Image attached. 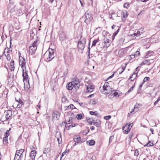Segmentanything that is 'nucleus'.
I'll return each instance as SVG.
<instances>
[{"instance_id": "obj_1", "label": "nucleus", "mask_w": 160, "mask_h": 160, "mask_svg": "<svg viewBox=\"0 0 160 160\" xmlns=\"http://www.w3.org/2000/svg\"><path fill=\"white\" fill-rule=\"evenodd\" d=\"M37 41H35L32 44V45L29 47V54L32 55L35 54L37 49L36 44L37 43Z\"/></svg>"}, {"instance_id": "obj_44", "label": "nucleus", "mask_w": 160, "mask_h": 160, "mask_svg": "<svg viewBox=\"0 0 160 160\" xmlns=\"http://www.w3.org/2000/svg\"><path fill=\"white\" fill-rule=\"evenodd\" d=\"M113 136H111L110 137L109 139V143H110L112 140V139L113 138Z\"/></svg>"}, {"instance_id": "obj_32", "label": "nucleus", "mask_w": 160, "mask_h": 160, "mask_svg": "<svg viewBox=\"0 0 160 160\" xmlns=\"http://www.w3.org/2000/svg\"><path fill=\"white\" fill-rule=\"evenodd\" d=\"M49 51V53H50L52 54H54V52L55 51V50L53 49H51L49 48L48 49Z\"/></svg>"}, {"instance_id": "obj_63", "label": "nucleus", "mask_w": 160, "mask_h": 160, "mask_svg": "<svg viewBox=\"0 0 160 160\" xmlns=\"http://www.w3.org/2000/svg\"><path fill=\"white\" fill-rule=\"evenodd\" d=\"M116 26H115V25H113L112 27V29H113L115 27H116ZM116 27H117V26H116Z\"/></svg>"}, {"instance_id": "obj_34", "label": "nucleus", "mask_w": 160, "mask_h": 160, "mask_svg": "<svg viewBox=\"0 0 160 160\" xmlns=\"http://www.w3.org/2000/svg\"><path fill=\"white\" fill-rule=\"evenodd\" d=\"M82 115L81 114H78L77 115L76 117L78 119L80 120L82 118Z\"/></svg>"}, {"instance_id": "obj_47", "label": "nucleus", "mask_w": 160, "mask_h": 160, "mask_svg": "<svg viewBox=\"0 0 160 160\" xmlns=\"http://www.w3.org/2000/svg\"><path fill=\"white\" fill-rule=\"evenodd\" d=\"M22 64H23V65H25V64L26 63V62H25V60L23 58V60L22 62Z\"/></svg>"}, {"instance_id": "obj_24", "label": "nucleus", "mask_w": 160, "mask_h": 160, "mask_svg": "<svg viewBox=\"0 0 160 160\" xmlns=\"http://www.w3.org/2000/svg\"><path fill=\"white\" fill-rule=\"evenodd\" d=\"M153 52L151 51H148L147 53L146 56V58H148V57L152 55L153 54Z\"/></svg>"}, {"instance_id": "obj_16", "label": "nucleus", "mask_w": 160, "mask_h": 160, "mask_svg": "<svg viewBox=\"0 0 160 160\" xmlns=\"http://www.w3.org/2000/svg\"><path fill=\"white\" fill-rule=\"evenodd\" d=\"M55 56V54H52L49 53L48 57L46 58V59L48 61H51L52 59H53Z\"/></svg>"}, {"instance_id": "obj_9", "label": "nucleus", "mask_w": 160, "mask_h": 160, "mask_svg": "<svg viewBox=\"0 0 160 160\" xmlns=\"http://www.w3.org/2000/svg\"><path fill=\"white\" fill-rule=\"evenodd\" d=\"M6 115V119L8 120L11 118L12 116V112L11 110H8L4 112Z\"/></svg>"}, {"instance_id": "obj_23", "label": "nucleus", "mask_w": 160, "mask_h": 160, "mask_svg": "<svg viewBox=\"0 0 160 160\" xmlns=\"http://www.w3.org/2000/svg\"><path fill=\"white\" fill-rule=\"evenodd\" d=\"M50 149L49 148H45L44 149L43 153V154H46L50 151ZM47 156V155H46Z\"/></svg>"}, {"instance_id": "obj_51", "label": "nucleus", "mask_w": 160, "mask_h": 160, "mask_svg": "<svg viewBox=\"0 0 160 160\" xmlns=\"http://www.w3.org/2000/svg\"><path fill=\"white\" fill-rule=\"evenodd\" d=\"M97 103V102L95 100H93L92 102V104L93 105H94L96 104Z\"/></svg>"}, {"instance_id": "obj_14", "label": "nucleus", "mask_w": 160, "mask_h": 160, "mask_svg": "<svg viewBox=\"0 0 160 160\" xmlns=\"http://www.w3.org/2000/svg\"><path fill=\"white\" fill-rule=\"evenodd\" d=\"M74 85L72 82L68 83L67 85V89L69 90H72L73 88H74Z\"/></svg>"}, {"instance_id": "obj_35", "label": "nucleus", "mask_w": 160, "mask_h": 160, "mask_svg": "<svg viewBox=\"0 0 160 160\" xmlns=\"http://www.w3.org/2000/svg\"><path fill=\"white\" fill-rule=\"evenodd\" d=\"M149 60H146L144 61L142 63V65L143 64H147L148 65H149L150 64V63H148V62H149Z\"/></svg>"}, {"instance_id": "obj_39", "label": "nucleus", "mask_w": 160, "mask_h": 160, "mask_svg": "<svg viewBox=\"0 0 160 160\" xmlns=\"http://www.w3.org/2000/svg\"><path fill=\"white\" fill-rule=\"evenodd\" d=\"M126 65H127L126 64L125 66L122 67V68L121 69H122V71H121V72H119L120 74H121V73H122L123 72V71L125 70Z\"/></svg>"}, {"instance_id": "obj_20", "label": "nucleus", "mask_w": 160, "mask_h": 160, "mask_svg": "<svg viewBox=\"0 0 160 160\" xmlns=\"http://www.w3.org/2000/svg\"><path fill=\"white\" fill-rule=\"evenodd\" d=\"M87 143L89 145L92 146L94 145L95 143V142L94 140H91L87 141Z\"/></svg>"}, {"instance_id": "obj_37", "label": "nucleus", "mask_w": 160, "mask_h": 160, "mask_svg": "<svg viewBox=\"0 0 160 160\" xmlns=\"http://www.w3.org/2000/svg\"><path fill=\"white\" fill-rule=\"evenodd\" d=\"M134 155L135 156H138V155L139 152H138V149H136L135 150L134 152Z\"/></svg>"}, {"instance_id": "obj_7", "label": "nucleus", "mask_w": 160, "mask_h": 160, "mask_svg": "<svg viewBox=\"0 0 160 160\" xmlns=\"http://www.w3.org/2000/svg\"><path fill=\"white\" fill-rule=\"evenodd\" d=\"M53 120H58L60 117V113L57 111H54L52 114Z\"/></svg>"}, {"instance_id": "obj_64", "label": "nucleus", "mask_w": 160, "mask_h": 160, "mask_svg": "<svg viewBox=\"0 0 160 160\" xmlns=\"http://www.w3.org/2000/svg\"><path fill=\"white\" fill-rule=\"evenodd\" d=\"M7 58L8 60H9L10 59V57H8V56H7Z\"/></svg>"}, {"instance_id": "obj_57", "label": "nucleus", "mask_w": 160, "mask_h": 160, "mask_svg": "<svg viewBox=\"0 0 160 160\" xmlns=\"http://www.w3.org/2000/svg\"><path fill=\"white\" fill-rule=\"evenodd\" d=\"M60 140V138H57V141H58V144H59L60 143V142H59Z\"/></svg>"}, {"instance_id": "obj_22", "label": "nucleus", "mask_w": 160, "mask_h": 160, "mask_svg": "<svg viewBox=\"0 0 160 160\" xmlns=\"http://www.w3.org/2000/svg\"><path fill=\"white\" fill-rule=\"evenodd\" d=\"M137 76V75L135 72L133 73L132 75L130 77L129 79H130L131 81H133L136 78Z\"/></svg>"}, {"instance_id": "obj_61", "label": "nucleus", "mask_w": 160, "mask_h": 160, "mask_svg": "<svg viewBox=\"0 0 160 160\" xmlns=\"http://www.w3.org/2000/svg\"><path fill=\"white\" fill-rule=\"evenodd\" d=\"M20 65H21V67L23 68H22V69H23V67L25 65H23V64H22V63L21 64H20Z\"/></svg>"}, {"instance_id": "obj_54", "label": "nucleus", "mask_w": 160, "mask_h": 160, "mask_svg": "<svg viewBox=\"0 0 160 160\" xmlns=\"http://www.w3.org/2000/svg\"><path fill=\"white\" fill-rule=\"evenodd\" d=\"M94 95V94H91V95H89L88 97L89 98H91Z\"/></svg>"}, {"instance_id": "obj_27", "label": "nucleus", "mask_w": 160, "mask_h": 160, "mask_svg": "<svg viewBox=\"0 0 160 160\" xmlns=\"http://www.w3.org/2000/svg\"><path fill=\"white\" fill-rule=\"evenodd\" d=\"M120 30V28H118L117 31L115 32L113 34L112 37V40L114 39L115 36L118 34Z\"/></svg>"}, {"instance_id": "obj_2", "label": "nucleus", "mask_w": 160, "mask_h": 160, "mask_svg": "<svg viewBox=\"0 0 160 160\" xmlns=\"http://www.w3.org/2000/svg\"><path fill=\"white\" fill-rule=\"evenodd\" d=\"M24 69H22V77L23 78V82L24 84H25V82L26 83H29V80H28V71L25 70L24 71Z\"/></svg>"}, {"instance_id": "obj_40", "label": "nucleus", "mask_w": 160, "mask_h": 160, "mask_svg": "<svg viewBox=\"0 0 160 160\" xmlns=\"http://www.w3.org/2000/svg\"><path fill=\"white\" fill-rule=\"evenodd\" d=\"M111 118V116L110 115H108L105 116L104 118V119L106 120H108Z\"/></svg>"}, {"instance_id": "obj_3", "label": "nucleus", "mask_w": 160, "mask_h": 160, "mask_svg": "<svg viewBox=\"0 0 160 160\" xmlns=\"http://www.w3.org/2000/svg\"><path fill=\"white\" fill-rule=\"evenodd\" d=\"M103 89L104 91H107L105 92V94H108L110 93V91L111 92L112 88H110L109 86V83L108 82H106L103 86Z\"/></svg>"}, {"instance_id": "obj_59", "label": "nucleus", "mask_w": 160, "mask_h": 160, "mask_svg": "<svg viewBox=\"0 0 160 160\" xmlns=\"http://www.w3.org/2000/svg\"><path fill=\"white\" fill-rule=\"evenodd\" d=\"M149 0H141V1L142 2H145L147 1H149Z\"/></svg>"}, {"instance_id": "obj_55", "label": "nucleus", "mask_w": 160, "mask_h": 160, "mask_svg": "<svg viewBox=\"0 0 160 160\" xmlns=\"http://www.w3.org/2000/svg\"><path fill=\"white\" fill-rule=\"evenodd\" d=\"M136 54H135L136 55V56H137V54L139 55L140 54V52L138 51H137V52H136Z\"/></svg>"}, {"instance_id": "obj_10", "label": "nucleus", "mask_w": 160, "mask_h": 160, "mask_svg": "<svg viewBox=\"0 0 160 160\" xmlns=\"http://www.w3.org/2000/svg\"><path fill=\"white\" fill-rule=\"evenodd\" d=\"M88 84H86L87 87V92H91L94 89V87L93 85H90L89 84L87 83Z\"/></svg>"}, {"instance_id": "obj_18", "label": "nucleus", "mask_w": 160, "mask_h": 160, "mask_svg": "<svg viewBox=\"0 0 160 160\" xmlns=\"http://www.w3.org/2000/svg\"><path fill=\"white\" fill-rule=\"evenodd\" d=\"M65 110H69L70 109H73L76 108L72 104H71L70 105L65 107Z\"/></svg>"}, {"instance_id": "obj_12", "label": "nucleus", "mask_w": 160, "mask_h": 160, "mask_svg": "<svg viewBox=\"0 0 160 160\" xmlns=\"http://www.w3.org/2000/svg\"><path fill=\"white\" fill-rule=\"evenodd\" d=\"M24 151V150L23 149H21L20 150H17L14 160H15L16 159H18V156H19V155L21 153H23Z\"/></svg>"}, {"instance_id": "obj_50", "label": "nucleus", "mask_w": 160, "mask_h": 160, "mask_svg": "<svg viewBox=\"0 0 160 160\" xmlns=\"http://www.w3.org/2000/svg\"><path fill=\"white\" fill-rule=\"evenodd\" d=\"M22 105H20V104H18L17 105V108H20L22 106Z\"/></svg>"}, {"instance_id": "obj_41", "label": "nucleus", "mask_w": 160, "mask_h": 160, "mask_svg": "<svg viewBox=\"0 0 160 160\" xmlns=\"http://www.w3.org/2000/svg\"><path fill=\"white\" fill-rule=\"evenodd\" d=\"M14 68L15 67L14 66L10 65V69L11 71H13L14 70Z\"/></svg>"}, {"instance_id": "obj_48", "label": "nucleus", "mask_w": 160, "mask_h": 160, "mask_svg": "<svg viewBox=\"0 0 160 160\" xmlns=\"http://www.w3.org/2000/svg\"><path fill=\"white\" fill-rule=\"evenodd\" d=\"M66 152H64L62 153V155L61 156V158H62V157L64 155L66 154Z\"/></svg>"}, {"instance_id": "obj_26", "label": "nucleus", "mask_w": 160, "mask_h": 160, "mask_svg": "<svg viewBox=\"0 0 160 160\" xmlns=\"http://www.w3.org/2000/svg\"><path fill=\"white\" fill-rule=\"evenodd\" d=\"M90 113L91 115H95L98 117H99L100 116L99 114H98L96 112L90 111Z\"/></svg>"}, {"instance_id": "obj_31", "label": "nucleus", "mask_w": 160, "mask_h": 160, "mask_svg": "<svg viewBox=\"0 0 160 160\" xmlns=\"http://www.w3.org/2000/svg\"><path fill=\"white\" fill-rule=\"evenodd\" d=\"M134 87V85L133 86H132V87H131L128 90V91L125 93V95H128V93H129V92H131V91H132L133 89V88Z\"/></svg>"}, {"instance_id": "obj_49", "label": "nucleus", "mask_w": 160, "mask_h": 160, "mask_svg": "<svg viewBox=\"0 0 160 160\" xmlns=\"http://www.w3.org/2000/svg\"><path fill=\"white\" fill-rule=\"evenodd\" d=\"M10 129H10L9 130H7V131L5 133L4 136H6L7 135L6 134H8V135H9V134L8 133V132H9V131Z\"/></svg>"}, {"instance_id": "obj_45", "label": "nucleus", "mask_w": 160, "mask_h": 160, "mask_svg": "<svg viewBox=\"0 0 160 160\" xmlns=\"http://www.w3.org/2000/svg\"><path fill=\"white\" fill-rule=\"evenodd\" d=\"M135 56H136V55H135V54L131 55H130L129 56V57H130V58H131L132 59V58H135Z\"/></svg>"}, {"instance_id": "obj_33", "label": "nucleus", "mask_w": 160, "mask_h": 160, "mask_svg": "<svg viewBox=\"0 0 160 160\" xmlns=\"http://www.w3.org/2000/svg\"><path fill=\"white\" fill-rule=\"evenodd\" d=\"M99 39L98 38L97 40H94L92 42V46H95L96 45V43L99 41Z\"/></svg>"}, {"instance_id": "obj_38", "label": "nucleus", "mask_w": 160, "mask_h": 160, "mask_svg": "<svg viewBox=\"0 0 160 160\" xmlns=\"http://www.w3.org/2000/svg\"><path fill=\"white\" fill-rule=\"evenodd\" d=\"M142 32H141L140 31H138L137 32V33H134L133 34L135 35V36H136V35H141V34H142Z\"/></svg>"}, {"instance_id": "obj_36", "label": "nucleus", "mask_w": 160, "mask_h": 160, "mask_svg": "<svg viewBox=\"0 0 160 160\" xmlns=\"http://www.w3.org/2000/svg\"><path fill=\"white\" fill-rule=\"evenodd\" d=\"M149 79V78L148 77H145L143 79V81L142 83L143 84H144L145 82L148 81Z\"/></svg>"}, {"instance_id": "obj_42", "label": "nucleus", "mask_w": 160, "mask_h": 160, "mask_svg": "<svg viewBox=\"0 0 160 160\" xmlns=\"http://www.w3.org/2000/svg\"><path fill=\"white\" fill-rule=\"evenodd\" d=\"M160 100V97H159L158 99L154 102V105H155L156 104L158 103L159 101Z\"/></svg>"}, {"instance_id": "obj_29", "label": "nucleus", "mask_w": 160, "mask_h": 160, "mask_svg": "<svg viewBox=\"0 0 160 160\" xmlns=\"http://www.w3.org/2000/svg\"><path fill=\"white\" fill-rule=\"evenodd\" d=\"M24 88L25 89L29 88H30L29 83H29H28L25 82V84H24Z\"/></svg>"}, {"instance_id": "obj_56", "label": "nucleus", "mask_w": 160, "mask_h": 160, "mask_svg": "<svg viewBox=\"0 0 160 160\" xmlns=\"http://www.w3.org/2000/svg\"><path fill=\"white\" fill-rule=\"evenodd\" d=\"M143 84H142V83H141V84H140V85L139 86V89H141V88H142V85H143Z\"/></svg>"}, {"instance_id": "obj_13", "label": "nucleus", "mask_w": 160, "mask_h": 160, "mask_svg": "<svg viewBox=\"0 0 160 160\" xmlns=\"http://www.w3.org/2000/svg\"><path fill=\"white\" fill-rule=\"evenodd\" d=\"M93 124V125H95L96 127H99L101 124L100 121L99 120H96V121L93 120L91 122V124Z\"/></svg>"}, {"instance_id": "obj_62", "label": "nucleus", "mask_w": 160, "mask_h": 160, "mask_svg": "<svg viewBox=\"0 0 160 160\" xmlns=\"http://www.w3.org/2000/svg\"><path fill=\"white\" fill-rule=\"evenodd\" d=\"M150 130L151 131V132H152V133L153 134V129H152V128H150Z\"/></svg>"}, {"instance_id": "obj_17", "label": "nucleus", "mask_w": 160, "mask_h": 160, "mask_svg": "<svg viewBox=\"0 0 160 160\" xmlns=\"http://www.w3.org/2000/svg\"><path fill=\"white\" fill-rule=\"evenodd\" d=\"M132 123L129 124L127 127V129L124 130V132L126 134L128 133L130 131L131 128L132 126L131 125Z\"/></svg>"}, {"instance_id": "obj_4", "label": "nucleus", "mask_w": 160, "mask_h": 160, "mask_svg": "<svg viewBox=\"0 0 160 160\" xmlns=\"http://www.w3.org/2000/svg\"><path fill=\"white\" fill-rule=\"evenodd\" d=\"M74 85V89L76 90H78L80 86V83L79 79L77 78H73L72 81V82Z\"/></svg>"}, {"instance_id": "obj_28", "label": "nucleus", "mask_w": 160, "mask_h": 160, "mask_svg": "<svg viewBox=\"0 0 160 160\" xmlns=\"http://www.w3.org/2000/svg\"><path fill=\"white\" fill-rule=\"evenodd\" d=\"M153 143L152 142H151V141H149L144 146L147 147H150L153 146Z\"/></svg>"}, {"instance_id": "obj_21", "label": "nucleus", "mask_w": 160, "mask_h": 160, "mask_svg": "<svg viewBox=\"0 0 160 160\" xmlns=\"http://www.w3.org/2000/svg\"><path fill=\"white\" fill-rule=\"evenodd\" d=\"M118 95V93L116 92H114L113 93H110L108 96V97L110 98H112V97L113 96V97H116Z\"/></svg>"}, {"instance_id": "obj_25", "label": "nucleus", "mask_w": 160, "mask_h": 160, "mask_svg": "<svg viewBox=\"0 0 160 160\" xmlns=\"http://www.w3.org/2000/svg\"><path fill=\"white\" fill-rule=\"evenodd\" d=\"M139 109L138 108V106H137L136 105H135L134 107V108L132 109V111H131L130 113H132V112H137L138 110Z\"/></svg>"}, {"instance_id": "obj_46", "label": "nucleus", "mask_w": 160, "mask_h": 160, "mask_svg": "<svg viewBox=\"0 0 160 160\" xmlns=\"http://www.w3.org/2000/svg\"><path fill=\"white\" fill-rule=\"evenodd\" d=\"M14 61L13 60H12L10 62V65L14 66Z\"/></svg>"}, {"instance_id": "obj_43", "label": "nucleus", "mask_w": 160, "mask_h": 160, "mask_svg": "<svg viewBox=\"0 0 160 160\" xmlns=\"http://www.w3.org/2000/svg\"><path fill=\"white\" fill-rule=\"evenodd\" d=\"M19 104H20V105H22V106L23 104V101L20 100V99H19Z\"/></svg>"}, {"instance_id": "obj_6", "label": "nucleus", "mask_w": 160, "mask_h": 160, "mask_svg": "<svg viewBox=\"0 0 160 160\" xmlns=\"http://www.w3.org/2000/svg\"><path fill=\"white\" fill-rule=\"evenodd\" d=\"M84 16L86 18V19L84 21L87 24H89L91 21V15L87 12H86L84 15Z\"/></svg>"}, {"instance_id": "obj_8", "label": "nucleus", "mask_w": 160, "mask_h": 160, "mask_svg": "<svg viewBox=\"0 0 160 160\" xmlns=\"http://www.w3.org/2000/svg\"><path fill=\"white\" fill-rule=\"evenodd\" d=\"M60 40L62 41H64L67 39L66 34L64 32H62L59 34Z\"/></svg>"}, {"instance_id": "obj_15", "label": "nucleus", "mask_w": 160, "mask_h": 160, "mask_svg": "<svg viewBox=\"0 0 160 160\" xmlns=\"http://www.w3.org/2000/svg\"><path fill=\"white\" fill-rule=\"evenodd\" d=\"M36 153V151L34 150L31 151L30 156L32 160L35 159Z\"/></svg>"}, {"instance_id": "obj_30", "label": "nucleus", "mask_w": 160, "mask_h": 160, "mask_svg": "<svg viewBox=\"0 0 160 160\" xmlns=\"http://www.w3.org/2000/svg\"><path fill=\"white\" fill-rule=\"evenodd\" d=\"M62 102L67 103L68 102V100L65 97H64L62 98Z\"/></svg>"}, {"instance_id": "obj_52", "label": "nucleus", "mask_w": 160, "mask_h": 160, "mask_svg": "<svg viewBox=\"0 0 160 160\" xmlns=\"http://www.w3.org/2000/svg\"><path fill=\"white\" fill-rule=\"evenodd\" d=\"M114 76V73H113V74H112V75L110 76L109 78H108V79H109L111 78H112Z\"/></svg>"}, {"instance_id": "obj_5", "label": "nucleus", "mask_w": 160, "mask_h": 160, "mask_svg": "<svg viewBox=\"0 0 160 160\" xmlns=\"http://www.w3.org/2000/svg\"><path fill=\"white\" fill-rule=\"evenodd\" d=\"M86 39L84 38H83L81 40H80L78 41V48L81 49H83L85 47V43Z\"/></svg>"}, {"instance_id": "obj_58", "label": "nucleus", "mask_w": 160, "mask_h": 160, "mask_svg": "<svg viewBox=\"0 0 160 160\" xmlns=\"http://www.w3.org/2000/svg\"><path fill=\"white\" fill-rule=\"evenodd\" d=\"M90 128L92 130H93L95 128L94 126H92Z\"/></svg>"}, {"instance_id": "obj_60", "label": "nucleus", "mask_w": 160, "mask_h": 160, "mask_svg": "<svg viewBox=\"0 0 160 160\" xmlns=\"http://www.w3.org/2000/svg\"><path fill=\"white\" fill-rule=\"evenodd\" d=\"M127 124L125 125V126H124V127H122V130H124V129L125 128H126V127H127Z\"/></svg>"}, {"instance_id": "obj_53", "label": "nucleus", "mask_w": 160, "mask_h": 160, "mask_svg": "<svg viewBox=\"0 0 160 160\" xmlns=\"http://www.w3.org/2000/svg\"><path fill=\"white\" fill-rule=\"evenodd\" d=\"M22 153H21L20 154V155H19V157L18 158V159H19V158H21V157H22V156H23V155H22Z\"/></svg>"}, {"instance_id": "obj_11", "label": "nucleus", "mask_w": 160, "mask_h": 160, "mask_svg": "<svg viewBox=\"0 0 160 160\" xmlns=\"http://www.w3.org/2000/svg\"><path fill=\"white\" fill-rule=\"evenodd\" d=\"M81 137L79 136L78 137H76V138L75 137L74 138V142H75V145H76L78 144H80L81 143L83 142L82 140H81Z\"/></svg>"}, {"instance_id": "obj_19", "label": "nucleus", "mask_w": 160, "mask_h": 160, "mask_svg": "<svg viewBox=\"0 0 160 160\" xmlns=\"http://www.w3.org/2000/svg\"><path fill=\"white\" fill-rule=\"evenodd\" d=\"M7 135L5 136L3 138V143L4 144H6L8 143V134H6Z\"/></svg>"}]
</instances>
